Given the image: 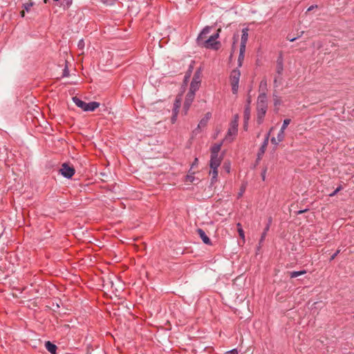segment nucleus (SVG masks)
<instances>
[{
	"label": "nucleus",
	"instance_id": "nucleus-31",
	"mask_svg": "<svg viewBox=\"0 0 354 354\" xmlns=\"http://www.w3.org/2000/svg\"><path fill=\"white\" fill-rule=\"evenodd\" d=\"M266 86H267V82H266V80H263V81H261V85H260V87H261V88H262L263 86L266 87Z\"/></svg>",
	"mask_w": 354,
	"mask_h": 354
},
{
	"label": "nucleus",
	"instance_id": "nucleus-20",
	"mask_svg": "<svg viewBox=\"0 0 354 354\" xmlns=\"http://www.w3.org/2000/svg\"><path fill=\"white\" fill-rule=\"evenodd\" d=\"M306 272L305 270H301V271H293V272H288L289 273V275L291 278H295V277H297L300 275H302L304 274H305Z\"/></svg>",
	"mask_w": 354,
	"mask_h": 354
},
{
	"label": "nucleus",
	"instance_id": "nucleus-13",
	"mask_svg": "<svg viewBox=\"0 0 354 354\" xmlns=\"http://www.w3.org/2000/svg\"><path fill=\"white\" fill-rule=\"evenodd\" d=\"M100 106V103L97 102H91L87 103L86 107L84 111H93Z\"/></svg>",
	"mask_w": 354,
	"mask_h": 354
},
{
	"label": "nucleus",
	"instance_id": "nucleus-6",
	"mask_svg": "<svg viewBox=\"0 0 354 354\" xmlns=\"http://www.w3.org/2000/svg\"><path fill=\"white\" fill-rule=\"evenodd\" d=\"M59 171L63 176L67 178H71L75 174L74 168L69 166L66 163H64L62 165V168L60 169Z\"/></svg>",
	"mask_w": 354,
	"mask_h": 354
},
{
	"label": "nucleus",
	"instance_id": "nucleus-29",
	"mask_svg": "<svg viewBox=\"0 0 354 354\" xmlns=\"http://www.w3.org/2000/svg\"><path fill=\"white\" fill-rule=\"evenodd\" d=\"M271 142H272V143H273L274 145H278L279 142H281V141H278L277 137V138H272L271 139Z\"/></svg>",
	"mask_w": 354,
	"mask_h": 354
},
{
	"label": "nucleus",
	"instance_id": "nucleus-21",
	"mask_svg": "<svg viewBox=\"0 0 354 354\" xmlns=\"http://www.w3.org/2000/svg\"><path fill=\"white\" fill-rule=\"evenodd\" d=\"M195 180V177L194 176V174H189L186 176V182L187 183H194Z\"/></svg>",
	"mask_w": 354,
	"mask_h": 354
},
{
	"label": "nucleus",
	"instance_id": "nucleus-28",
	"mask_svg": "<svg viewBox=\"0 0 354 354\" xmlns=\"http://www.w3.org/2000/svg\"><path fill=\"white\" fill-rule=\"evenodd\" d=\"M225 354H238V351L236 349H232L231 351L225 352Z\"/></svg>",
	"mask_w": 354,
	"mask_h": 354
},
{
	"label": "nucleus",
	"instance_id": "nucleus-9",
	"mask_svg": "<svg viewBox=\"0 0 354 354\" xmlns=\"http://www.w3.org/2000/svg\"><path fill=\"white\" fill-rule=\"evenodd\" d=\"M181 95L177 96L174 104V109H173V115L171 118V122L172 123H174L177 119V115L178 113V109L181 104Z\"/></svg>",
	"mask_w": 354,
	"mask_h": 354
},
{
	"label": "nucleus",
	"instance_id": "nucleus-10",
	"mask_svg": "<svg viewBox=\"0 0 354 354\" xmlns=\"http://www.w3.org/2000/svg\"><path fill=\"white\" fill-rule=\"evenodd\" d=\"M223 160V156H210L209 167L218 168Z\"/></svg>",
	"mask_w": 354,
	"mask_h": 354
},
{
	"label": "nucleus",
	"instance_id": "nucleus-33",
	"mask_svg": "<svg viewBox=\"0 0 354 354\" xmlns=\"http://www.w3.org/2000/svg\"><path fill=\"white\" fill-rule=\"evenodd\" d=\"M338 191L339 189L337 188L333 194H330V196H334Z\"/></svg>",
	"mask_w": 354,
	"mask_h": 354
},
{
	"label": "nucleus",
	"instance_id": "nucleus-36",
	"mask_svg": "<svg viewBox=\"0 0 354 354\" xmlns=\"http://www.w3.org/2000/svg\"><path fill=\"white\" fill-rule=\"evenodd\" d=\"M264 174H265V172H264V173H263V179H264V178H265Z\"/></svg>",
	"mask_w": 354,
	"mask_h": 354
},
{
	"label": "nucleus",
	"instance_id": "nucleus-22",
	"mask_svg": "<svg viewBox=\"0 0 354 354\" xmlns=\"http://www.w3.org/2000/svg\"><path fill=\"white\" fill-rule=\"evenodd\" d=\"M278 141H283L284 138V130L280 129L278 135H277Z\"/></svg>",
	"mask_w": 354,
	"mask_h": 354
},
{
	"label": "nucleus",
	"instance_id": "nucleus-11",
	"mask_svg": "<svg viewBox=\"0 0 354 354\" xmlns=\"http://www.w3.org/2000/svg\"><path fill=\"white\" fill-rule=\"evenodd\" d=\"M223 143L224 142L222 141L221 142L214 144L210 148V156H220L218 153L221 151Z\"/></svg>",
	"mask_w": 354,
	"mask_h": 354
},
{
	"label": "nucleus",
	"instance_id": "nucleus-16",
	"mask_svg": "<svg viewBox=\"0 0 354 354\" xmlns=\"http://www.w3.org/2000/svg\"><path fill=\"white\" fill-rule=\"evenodd\" d=\"M198 234L200 235V237L201 238V239L205 244H210L209 238L207 236V234L203 230L199 229L198 230Z\"/></svg>",
	"mask_w": 354,
	"mask_h": 354
},
{
	"label": "nucleus",
	"instance_id": "nucleus-17",
	"mask_svg": "<svg viewBox=\"0 0 354 354\" xmlns=\"http://www.w3.org/2000/svg\"><path fill=\"white\" fill-rule=\"evenodd\" d=\"M209 175L212 176V183H215L218 177V168H210Z\"/></svg>",
	"mask_w": 354,
	"mask_h": 354
},
{
	"label": "nucleus",
	"instance_id": "nucleus-12",
	"mask_svg": "<svg viewBox=\"0 0 354 354\" xmlns=\"http://www.w3.org/2000/svg\"><path fill=\"white\" fill-rule=\"evenodd\" d=\"M73 102L75 104V105L77 106H78L80 109H82L84 111H85L86 107V104H87L86 102L82 101V100H80L77 97H73Z\"/></svg>",
	"mask_w": 354,
	"mask_h": 354
},
{
	"label": "nucleus",
	"instance_id": "nucleus-26",
	"mask_svg": "<svg viewBox=\"0 0 354 354\" xmlns=\"http://www.w3.org/2000/svg\"><path fill=\"white\" fill-rule=\"evenodd\" d=\"M77 46L80 49L82 50L84 48V41L83 39H80L77 44Z\"/></svg>",
	"mask_w": 354,
	"mask_h": 354
},
{
	"label": "nucleus",
	"instance_id": "nucleus-15",
	"mask_svg": "<svg viewBox=\"0 0 354 354\" xmlns=\"http://www.w3.org/2000/svg\"><path fill=\"white\" fill-rule=\"evenodd\" d=\"M33 3L32 1H29L28 3H24L23 4V8L24 10L21 12V16L22 17H24L25 16V11H26L27 12H30L31 8L33 6Z\"/></svg>",
	"mask_w": 354,
	"mask_h": 354
},
{
	"label": "nucleus",
	"instance_id": "nucleus-2",
	"mask_svg": "<svg viewBox=\"0 0 354 354\" xmlns=\"http://www.w3.org/2000/svg\"><path fill=\"white\" fill-rule=\"evenodd\" d=\"M257 109L258 121L261 122L267 110V97L265 93H261L259 95Z\"/></svg>",
	"mask_w": 354,
	"mask_h": 354
},
{
	"label": "nucleus",
	"instance_id": "nucleus-27",
	"mask_svg": "<svg viewBox=\"0 0 354 354\" xmlns=\"http://www.w3.org/2000/svg\"><path fill=\"white\" fill-rule=\"evenodd\" d=\"M280 104H281V100H279V98H278L277 96H275L274 98V105L275 106H277L280 105Z\"/></svg>",
	"mask_w": 354,
	"mask_h": 354
},
{
	"label": "nucleus",
	"instance_id": "nucleus-23",
	"mask_svg": "<svg viewBox=\"0 0 354 354\" xmlns=\"http://www.w3.org/2000/svg\"><path fill=\"white\" fill-rule=\"evenodd\" d=\"M290 119H286L283 120V125L281 127V129L282 130H284L286 129V127H288V125L290 123Z\"/></svg>",
	"mask_w": 354,
	"mask_h": 354
},
{
	"label": "nucleus",
	"instance_id": "nucleus-5",
	"mask_svg": "<svg viewBox=\"0 0 354 354\" xmlns=\"http://www.w3.org/2000/svg\"><path fill=\"white\" fill-rule=\"evenodd\" d=\"M201 71L200 69L197 70L192 78L190 84L189 90L190 91L196 93L201 86Z\"/></svg>",
	"mask_w": 354,
	"mask_h": 354
},
{
	"label": "nucleus",
	"instance_id": "nucleus-4",
	"mask_svg": "<svg viewBox=\"0 0 354 354\" xmlns=\"http://www.w3.org/2000/svg\"><path fill=\"white\" fill-rule=\"evenodd\" d=\"M241 76L239 70H233L230 75V82L234 94H236L239 90V82Z\"/></svg>",
	"mask_w": 354,
	"mask_h": 354
},
{
	"label": "nucleus",
	"instance_id": "nucleus-18",
	"mask_svg": "<svg viewBox=\"0 0 354 354\" xmlns=\"http://www.w3.org/2000/svg\"><path fill=\"white\" fill-rule=\"evenodd\" d=\"M243 57V34L241 35V44H240V53L239 57V65L241 66V61Z\"/></svg>",
	"mask_w": 354,
	"mask_h": 354
},
{
	"label": "nucleus",
	"instance_id": "nucleus-19",
	"mask_svg": "<svg viewBox=\"0 0 354 354\" xmlns=\"http://www.w3.org/2000/svg\"><path fill=\"white\" fill-rule=\"evenodd\" d=\"M210 113H207L206 115V116L203 118L198 123V128H201V127H204L206 126L207 123V121L209 120V119L210 118Z\"/></svg>",
	"mask_w": 354,
	"mask_h": 354
},
{
	"label": "nucleus",
	"instance_id": "nucleus-24",
	"mask_svg": "<svg viewBox=\"0 0 354 354\" xmlns=\"http://www.w3.org/2000/svg\"><path fill=\"white\" fill-rule=\"evenodd\" d=\"M192 69H193V66L192 65L189 66V70L187 71V73H186L185 76V82H187V80L190 77V74L192 71Z\"/></svg>",
	"mask_w": 354,
	"mask_h": 354
},
{
	"label": "nucleus",
	"instance_id": "nucleus-30",
	"mask_svg": "<svg viewBox=\"0 0 354 354\" xmlns=\"http://www.w3.org/2000/svg\"><path fill=\"white\" fill-rule=\"evenodd\" d=\"M339 252H340L339 250H337V252L331 256L330 260H333L335 258V257L337 255V254L339 253Z\"/></svg>",
	"mask_w": 354,
	"mask_h": 354
},
{
	"label": "nucleus",
	"instance_id": "nucleus-14",
	"mask_svg": "<svg viewBox=\"0 0 354 354\" xmlns=\"http://www.w3.org/2000/svg\"><path fill=\"white\" fill-rule=\"evenodd\" d=\"M45 347L47 349L48 351H49L52 354L56 353L57 346L51 343L50 342L48 341L45 343Z\"/></svg>",
	"mask_w": 354,
	"mask_h": 354
},
{
	"label": "nucleus",
	"instance_id": "nucleus-1",
	"mask_svg": "<svg viewBox=\"0 0 354 354\" xmlns=\"http://www.w3.org/2000/svg\"><path fill=\"white\" fill-rule=\"evenodd\" d=\"M238 132V116L235 115L231 121L227 133L223 142L225 144L232 142L236 138Z\"/></svg>",
	"mask_w": 354,
	"mask_h": 354
},
{
	"label": "nucleus",
	"instance_id": "nucleus-8",
	"mask_svg": "<svg viewBox=\"0 0 354 354\" xmlns=\"http://www.w3.org/2000/svg\"><path fill=\"white\" fill-rule=\"evenodd\" d=\"M211 30V28L207 26L203 29L201 32L199 34L197 38V42L200 46H202L203 43L205 42V40L208 39L207 35L209 34Z\"/></svg>",
	"mask_w": 354,
	"mask_h": 354
},
{
	"label": "nucleus",
	"instance_id": "nucleus-7",
	"mask_svg": "<svg viewBox=\"0 0 354 354\" xmlns=\"http://www.w3.org/2000/svg\"><path fill=\"white\" fill-rule=\"evenodd\" d=\"M195 93H196L190 91H189V92L187 93L183 106V111L185 114H187L192 102L194 101L195 97Z\"/></svg>",
	"mask_w": 354,
	"mask_h": 354
},
{
	"label": "nucleus",
	"instance_id": "nucleus-3",
	"mask_svg": "<svg viewBox=\"0 0 354 354\" xmlns=\"http://www.w3.org/2000/svg\"><path fill=\"white\" fill-rule=\"evenodd\" d=\"M220 29L217 30V32L209 36L207 40H205V42L203 43V47L206 48H210L213 50H217L220 47V42L217 41V39L219 37Z\"/></svg>",
	"mask_w": 354,
	"mask_h": 354
},
{
	"label": "nucleus",
	"instance_id": "nucleus-25",
	"mask_svg": "<svg viewBox=\"0 0 354 354\" xmlns=\"http://www.w3.org/2000/svg\"><path fill=\"white\" fill-rule=\"evenodd\" d=\"M238 232L241 238L243 239V230L241 227V225L238 223Z\"/></svg>",
	"mask_w": 354,
	"mask_h": 354
},
{
	"label": "nucleus",
	"instance_id": "nucleus-34",
	"mask_svg": "<svg viewBox=\"0 0 354 354\" xmlns=\"http://www.w3.org/2000/svg\"><path fill=\"white\" fill-rule=\"evenodd\" d=\"M269 135H270V133H268V136H267V138L266 139V142H268Z\"/></svg>",
	"mask_w": 354,
	"mask_h": 354
},
{
	"label": "nucleus",
	"instance_id": "nucleus-32",
	"mask_svg": "<svg viewBox=\"0 0 354 354\" xmlns=\"http://www.w3.org/2000/svg\"><path fill=\"white\" fill-rule=\"evenodd\" d=\"M288 39L290 40V41H293L296 39L295 37H288Z\"/></svg>",
	"mask_w": 354,
	"mask_h": 354
},
{
	"label": "nucleus",
	"instance_id": "nucleus-35",
	"mask_svg": "<svg viewBox=\"0 0 354 354\" xmlns=\"http://www.w3.org/2000/svg\"><path fill=\"white\" fill-rule=\"evenodd\" d=\"M313 10V6L310 7L308 10Z\"/></svg>",
	"mask_w": 354,
	"mask_h": 354
}]
</instances>
